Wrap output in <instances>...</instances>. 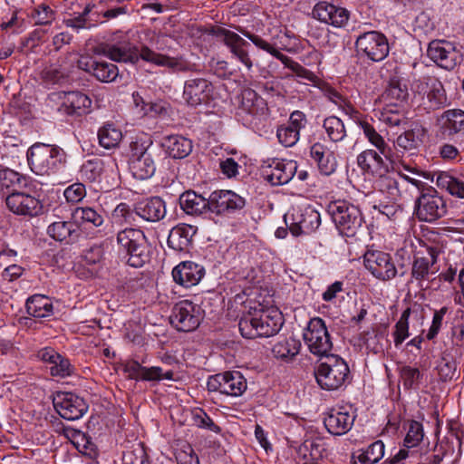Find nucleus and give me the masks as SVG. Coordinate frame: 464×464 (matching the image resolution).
<instances>
[{
    "label": "nucleus",
    "mask_w": 464,
    "mask_h": 464,
    "mask_svg": "<svg viewBox=\"0 0 464 464\" xmlns=\"http://www.w3.org/2000/svg\"><path fill=\"white\" fill-rule=\"evenodd\" d=\"M131 33L116 31L109 34L98 47V52L117 63H136L140 59L176 72H189L194 65L182 58H175L155 53L146 45L140 48L131 43Z\"/></svg>",
    "instance_id": "obj_1"
},
{
    "label": "nucleus",
    "mask_w": 464,
    "mask_h": 464,
    "mask_svg": "<svg viewBox=\"0 0 464 464\" xmlns=\"http://www.w3.org/2000/svg\"><path fill=\"white\" fill-rule=\"evenodd\" d=\"M283 325V315L277 309L260 310L253 314L244 315L239 323L243 337L254 339L276 334Z\"/></svg>",
    "instance_id": "obj_2"
},
{
    "label": "nucleus",
    "mask_w": 464,
    "mask_h": 464,
    "mask_svg": "<svg viewBox=\"0 0 464 464\" xmlns=\"http://www.w3.org/2000/svg\"><path fill=\"white\" fill-rule=\"evenodd\" d=\"M120 255L133 267H141L150 260V246L144 232L138 228H125L117 233Z\"/></svg>",
    "instance_id": "obj_3"
},
{
    "label": "nucleus",
    "mask_w": 464,
    "mask_h": 464,
    "mask_svg": "<svg viewBox=\"0 0 464 464\" xmlns=\"http://www.w3.org/2000/svg\"><path fill=\"white\" fill-rule=\"evenodd\" d=\"M29 166L37 175H51L58 172L65 163L64 150L56 146L35 143L27 151Z\"/></svg>",
    "instance_id": "obj_4"
},
{
    "label": "nucleus",
    "mask_w": 464,
    "mask_h": 464,
    "mask_svg": "<svg viewBox=\"0 0 464 464\" xmlns=\"http://www.w3.org/2000/svg\"><path fill=\"white\" fill-rule=\"evenodd\" d=\"M328 213L343 236L355 237L363 228L364 218L361 209L350 202L344 200L331 202L328 206Z\"/></svg>",
    "instance_id": "obj_5"
},
{
    "label": "nucleus",
    "mask_w": 464,
    "mask_h": 464,
    "mask_svg": "<svg viewBox=\"0 0 464 464\" xmlns=\"http://www.w3.org/2000/svg\"><path fill=\"white\" fill-rule=\"evenodd\" d=\"M349 367L339 356L331 354L314 370L318 385L326 391L341 388L348 378Z\"/></svg>",
    "instance_id": "obj_6"
},
{
    "label": "nucleus",
    "mask_w": 464,
    "mask_h": 464,
    "mask_svg": "<svg viewBox=\"0 0 464 464\" xmlns=\"http://www.w3.org/2000/svg\"><path fill=\"white\" fill-rule=\"evenodd\" d=\"M414 92L420 99V108L426 112L440 110L448 104L442 82L435 77L422 78L415 82Z\"/></svg>",
    "instance_id": "obj_7"
},
{
    "label": "nucleus",
    "mask_w": 464,
    "mask_h": 464,
    "mask_svg": "<svg viewBox=\"0 0 464 464\" xmlns=\"http://www.w3.org/2000/svg\"><path fill=\"white\" fill-rule=\"evenodd\" d=\"M446 214V201L437 190L430 188L421 191L414 206V215L420 221L432 223Z\"/></svg>",
    "instance_id": "obj_8"
},
{
    "label": "nucleus",
    "mask_w": 464,
    "mask_h": 464,
    "mask_svg": "<svg viewBox=\"0 0 464 464\" xmlns=\"http://www.w3.org/2000/svg\"><path fill=\"white\" fill-rule=\"evenodd\" d=\"M309 351L318 356H330L333 343L324 321L320 317L310 319L303 334Z\"/></svg>",
    "instance_id": "obj_9"
},
{
    "label": "nucleus",
    "mask_w": 464,
    "mask_h": 464,
    "mask_svg": "<svg viewBox=\"0 0 464 464\" xmlns=\"http://www.w3.org/2000/svg\"><path fill=\"white\" fill-rule=\"evenodd\" d=\"M207 388L208 392L238 397L246 392L247 383L240 372L233 371L210 376L207 382Z\"/></svg>",
    "instance_id": "obj_10"
},
{
    "label": "nucleus",
    "mask_w": 464,
    "mask_h": 464,
    "mask_svg": "<svg viewBox=\"0 0 464 464\" xmlns=\"http://www.w3.org/2000/svg\"><path fill=\"white\" fill-rule=\"evenodd\" d=\"M237 30L245 37L249 39L256 47L267 52L279 61H281L287 68L292 70L298 78L306 80L308 82H314L316 79V76L309 70L302 66L300 63L295 62L290 57L283 54L277 49H276L269 43L265 41L259 35L254 34L249 31L238 26Z\"/></svg>",
    "instance_id": "obj_11"
},
{
    "label": "nucleus",
    "mask_w": 464,
    "mask_h": 464,
    "mask_svg": "<svg viewBox=\"0 0 464 464\" xmlns=\"http://www.w3.org/2000/svg\"><path fill=\"white\" fill-rule=\"evenodd\" d=\"M359 53L365 55L372 62H381L389 54V44L386 36L377 31H370L360 34L355 42Z\"/></svg>",
    "instance_id": "obj_12"
},
{
    "label": "nucleus",
    "mask_w": 464,
    "mask_h": 464,
    "mask_svg": "<svg viewBox=\"0 0 464 464\" xmlns=\"http://www.w3.org/2000/svg\"><path fill=\"white\" fill-rule=\"evenodd\" d=\"M366 270L380 281H390L397 275V268L390 254L380 250H367L363 255Z\"/></svg>",
    "instance_id": "obj_13"
},
{
    "label": "nucleus",
    "mask_w": 464,
    "mask_h": 464,
    "mask_svg": "<svg viewBox=\"0 0 464 464\" xmlns=\"http://www.w3.org/2000/svg\"><path fill=\"white\" fill-rule=\"evenodd\" d=\"M200 321V308L189 300H183L176 304L169 316L171 325L180 332L196 330Z\"/></svg>",
    "instance_id": "obj_14"
},
{
    "label": "nucleus",
    "mask_w": 464,
    "mask_h": 464,
    "mask_svg": "<svg viewBox=\"0 0 464 464\" xmlns=\"http://www.w3.org/2000/svg\"><path fill=\"white\" fill-rule=\"evenodd\" d=\"M427 55L440 67L450 71L462 61V54L454 43L446 40H433L427 48Z\"/></svg>",
    "instance_id": "obj_15"
},
{
    "label": "nucleus",
    "mask_w": 464,
    "mask_h": 464,
    "mask_svg": "<svg viewBox=\"0 0 464 464\" xmlns=\"http://www.w3.org/2000/svg\"><path fill=\"white\" fill-rule=\"evenodd\" d=\"M53 403L59 415L68 420H79L88 411L85 401L71 392L57 393Z\"/></svg>",
    "instance_id": "obj_16"
},
{
    "label": "nucleus",
    "mask_w": 464,
    "mask_h": 464,
    "mask_svg": "<svg viewBox=\"0 0 464 464\" xmlns=\"http://www.w3.org/2000/svg\"><path fill=\"white\" fill-rule=\"evenodd\" d=\"M438 250L434 247H427L424 251H418L411 266V280L420 285L422 281H430L437 273L436 266Z\"/></svg>",
    "instance_id": "obj_17"
},
{
    "label": "nucleus",
    "mask_w": 464,
    "mask_h": 464,
    "mask_svg": "<svg viewBox=\"0 0 464 464\" xmlns=\"http://www.w3.org/2000/svg\"><path fill=\"white\" fill-rule=\"evenodd\" d=\"M214 33L229 49L233 57L243 63L248 70H251L253 63L247 52V47L250 46V44L238 34L224 27H218Z\"/></svg>",
    "instance_id": "obj_18"
},
{
    "label": "nucleus",
    "mask_w": 464,
    "mask_h": 464,
    "mask_svg": "<svg viewBox=\"0 0 464 464\" xmlns=\"http://www.w3.org/2000/svg\"><path fill=\"white\" fill-rule=\"evenodd\" d=\"M214 86L206 78H191L185 82L183 99L190 106L208 103L213 96Z\"/></svg>",
    "instance_id": "obj_19"
},
{
    "label": "nucleus",
    "mask_w": 464,
    "mask_h": 464,
    "mask_svg": "<svg viewBox=\"0 0 464 464\" xmlns=\"http://www.w3.org/2000/svg\"><path fill=\"white\" fill-rule=\"evenodd\" d=\"M262 166L266 179L273 186L288 183L296 173L297 164L294 160H272Z\"/></svg>",
    "instance_id": "obj_20"
},
{
    "label": "nucleus",
    "mask_w": 464,
    "mask_h": 464,
    "mask_svg": "<svg viewBox=\"0 0 464 464\" xmlns=\"http://www.w3.org/2000/svg\"><path fill=\"white\" fill-rule=\"evenodd\" d=\"M7 208L15 215L37 216L42 210L40 200L24 192L13 190L5 198Z\"/></svg>",
    "instance_id": "obj_21"
},
{
    "label": "nucleus",
    "mask_w": 464,
    "mask_h": 464,
    "mask_svg": "<svg viewBox=\"0 0 464 464\" xmlns=\"http://www.w3.org/2000/svg\"><path fill=\"white\" fill-rule=\"evenodd\" d=\"M245 205V198L231 190H218L210 194V212L218 215L242 209Z\"/></svg>",
    "instance_id": "obj_22"
},
{
    "label": "nucleus",
    "mask_w": 464,
    "mask_h": 464,
    "mask_svg": "<svg viewBox=\"0 0 464 464\" xmlns=\"http://www.w3.org/2000/svg\"><path fill=\"white\" fill-rule=\"evenodd\" d=\"M52 97L61 101L58 110L67 115H82L87 112L92 104L91 99L80 92H61L53 93Z\"/></svg>",
    "instance_id": "obj_23"
},
{
    "label": "nucleus",
    "mask_w": 464,
    "mask_h": 464,
    "mask_svg": "<svg viewBox=\"0 0 464 464\" xmlns=\"http://www.w3.org/2000/svg\"><path fill=\"white\" fill-rule=\"evenodd\" d=\"M313 16L324 24L342 27L347 24L350 13L343 7L322 1L314 5Z\"/></svg>",
    "instance_id": "obj_24"
},
{
    "label": "nucleus",
    "mask_w": 464,
    "mask_h": 464,
    "mask_svg": "<svg viewBox=\"0 0 464 464\" xmlns=\"http://www.w3.org/2000/svg\"><path fill=\"white\" fill-rule=\"evenodd\" d=\"M133 211L135 216L150 223L162 220L167 214L165 201L160 197H150L136 202Z\"/></svg>",
    "instance_id": "obj_25"
},
{
    "label": "nucleus",
    "mask_w": 464,
    "mask_h": 464,
    "mask_svg": "<svg viewBox=\"0 0 464 464\" xmlns=\"http://www.w3.org/2000/svg\"><path fill=\"white\" fill-rule=\"evenodd\" d=\"M38 357L43 362L50 364V373L53 377L65 378L74 373V367L69 359L58 353L51 347L39 351Z\"/></svg>",
    "instance_id": "obj_26"
},
{
    "label": "nucleus",
    "mask_w": 464,
    "mask_h": 464,
    "mask_svg": "<svg viewBox=\"0 0 464 464\" xmlns=\"http://www.w3.org/2000/svg\"><path fill=\"white\" fill-rule=\"evenodd\" d=\"M204 275V267L191 261L180 262L172 270L173 280L187 288L197 285Z\"/></svg>",
    "instance_id": "obj_27"
},
{
    "label": "nucleus",
    "mask_w": 464,
    "mask_h": 464,
    "mask_svg": "<svg viewBox=\"0 0 464 464\" xmlns=\"http://www.w3.org/2000/svg\"><path fill=\"white\" fill-rule=\"evenodd\" d=\"M78 66L80 69L92 73L102 82H114L119 75L117 65L105 61L82 58L79 60Z\"/></svg>",
    "instance_id": "obj_28"
},
{
    "label": "nucleus",
    "mask_w": 464,
    "mask_h": 464,
    "mask_svg": "<svg viewBox=\"0 0 464 464\" xmlns=\"http://www.w3.org/2000/svg\"><path fill=\"white\" fill-rule=\"evenodd\" d=\"M198 227L188 224H179L171 228L168 237V246L177 252H188L192 246Z\"/></svg>",
    "instance_id": "obj_29"
},
{
    "label": "nucleus",
    "mask_w": 464,
    "mask_h": 464,
    "mask_svg": "<svg viewBox=\"0 0 464 464\" xmlns=\"http://www.w3.org/2000/svg\"><path fill=\"white\" fill-rule=\"evenodd\" d=\"M355 416L343 409H332L324 420L326 430L333 435L341 436L353 427Z\"/></svg>",
    "instance_id": "obj_30"
},
{
    "label": "nucleus",
    "mask_w": 464,
    "mask_h": 464,
    "mask_svg": "<svg viewBox=\"0 0 464 464\" xmlns=\"http://www.w3.org/2000/svg\"><path fill=\"white\" fill-rule=\"evenodd\" d=\"M47 234L53 240L66 245L76 243L81 236L80 229L74 221L62 219L51 223L47 227Z\"/></svg>",
    "instance_id": "obj_31"
},
{
    "label": "nucleus",
    "mask_w": 464,
    "mask_h": 464,
    "mask_svg": "<svg viewBox=\"0 0 464 464\" xmlns=\"http://www.w3.org/2000/svg\"><path fill=\"white\" fill-rule=\"evenodd\" d=\"M438 123L440 132L445 137L464 135V111L447 110L439 117Z\"/></svg>",
    "instance_id": "obj_32"
},
{
    "label": "nucleus",
    "mask_w": 464,
    "mask_h": 464,
    "mask_svg": "<svg viewBox=\"0 0 464 464\" xmlns=\"http://www.w3.org/2000/svg\"><path fill=\"white\" fill-rule=\"evenodd\" d=\"M310 156L316 163L321 174L332 175L337 168V160L334 152L325 145L316 142L310 148Z\"/></svg>",
    "instance_id": "obj_33"
},
{
    "label": "nucleus",
    "mask_w": 464,
    "mask_h": 464,
    "mask_svg": "<svg viewBox=\"0 0 464 464\" xmlns=\"http://www.w3.org/2000/svg\"><path fill=\"white\" fill-rule=\"evenodd\" d=\"M294 220L289 229L293 236L298 237L302 234L308 235L314 232L321 224V216L314 208H306Z\"/></svg>",
    "instance_id": "obj_34"
},
{
    "label": "nucleus",
    "mask_w": 464,
    "mask_h": 464,
    "mask_svg": "<svg viewBox=\"0 0 464 464\" xmlns=\"http://www.w3.org/2000/svg\"><path fill=\"white\" fill-rule=\"evenodd\" d=\"M382 156L379 150H365L357 156V164L364 172L379 177L388 170Z\"/></svg>",
    "instance_id": "obj_35"
},
{
    "label": "nucleus",
    "mask_w": 464,
    "mask_h": 464,
    "mask_svg": "<svg viewBox=\"0 0 464 464\" xmlns=\"http://www.w3.org/2000/svg\"><path fill=\"white\" fill-rule=\"evenodd\" d=\"M179 205L186 214L199 216L210 211V198L207 199L195 191L188 190L179 196Z\"/></svg>",
    "instance_id": "obj_36"
},
{
    "label": "nucleus",
    "mask_w": 464,
    "mask_h": 464,
    "mask_svg": "<svg viewBox=\"0 0 464 464\" xmlns=\"http://www.w3.org/2000/svg\"><path fill=\"white\" fill-rule=\"evenodd\" d=\"M239 110L241 112L259 119L267 112L266 101L254 90L248 89L242 92V100Z\"/></svg>",
    "instance_id": "obj_37"
},
{
    "label": "nucleus",
    "mask_w": 464,
    "mask_h": 464,
    "mask_svg": "<svg viewBox=\"0 0 464 464\" xmlns=\"http://www.w3.org/2000/svg\"><path fill=\"white\" fill-rule=\"evenodd\" d=\"M375 184L380 192L394 202L400 200L406 193L403 184H401L400 180L389 170L377 177Z\"/></svg>",
    "instance_id": "obj_38"
},
{
    "label": "nucleus",
    "mask_w": 464,
    "mask_h": 464,
    "mask_svg": "<svg viewBox=\"0 0 464 464\" xmlns=\"http://www.w3.org/2000/svg\"><path fill=\"white\" fill-rule=\"evenodd\" d=\"M163 147L169 157L173 159H184L192 151V141L180 135H170L164 138Z\"/></svg>",
    "instance_id": "obj_39"
},
{
    "label": "nucleus",
    "mask_w": 464,
    "mask_h": 464,
    "mask_svg": "<svg viewBox=\"0 0 464 464\" xmlns=\"http://www.w3.org/2000/svg\"><path fill=\"white\" fill-rule=\"evenodd\" d=\"M154 157L155 151L129 162L130 169L135 179L144 180L150 179L155 174L156 162Z\"/></svg>",
    "instance_id": "obj_40"
},
{
    "label": "nucleus",
    "mask_w": 464,
    "mask_h": 464,
    "mask_svg": "<svg viewBox=\"0 0 464 464\" xmlns=\"http://www.w3.org/2000/svg\"><path fill=\"white\" fill-rule=\"evenodd\" d=\"M26 312L35 318L49 317L53 313L51 299L44 295H34L26 300Z\"/></svg>",
    "instance_id": "obj_41"
},
{
    "label": "nucleus",
    "mask_w": 464,
    "mask_h": 464,
    "mask_svg": "<svg viewBox=\"0 0 464 464\" xmlns=\"http://www.w3.org/2000/svg\"><path fill=\"white\" fill-rule=\"evenodd\" d=\"M72 219L78 226L89 227H101L103 222V217L94 208L90 207H77L72 212Z\"/></svg>",
    "instance_id": "obj_42"
},
{
    "label": "nucleus",
    "mask_w": 464,
    "mask_h": 464,
    "mask_svg": "<svg viewBox=\"0 0 464 464\" xmlns=\"http://www.w3.org/2000/svg\"><path fill=\"white\" fill-rule=\"evenodd\" d=\"M425 135L426 129L416 124L411 130H408L399 135L396 144L398 147L405 150H411L416 149L420 143H422Z\"/></svg>",
    "instance_id": "obj_43"
},
{
    "label": "nucleus",
    "mask_w": 464,
    "mask_h": 464,
    "mask_svg": "<svg viewBox=\"0 0 464 464\" xmlns=\"http://www.w3.org/2000/svg\"><path fill=\"white\" fill-rule=\"evenodd\" d=\"M122 137L121 130L112 123H106L98 130L99 144L106 150L117 148Z\"/></svg>",
    "instance_id": "obj_44"
},
{
    "label": "nucleus",
    "mask_w": 464,
    "mask_h": 464,
    "mask_svg": "<svg viewBox=\"0 0 464 464\" xmlns=\"http://www.w3.org/2000/svg\"><path fill=\"white\" fill-rule=\"evenodd\" d=\"M103 171L104 162L102 160L98 158L88 160L80 168V179L90 183L100 181Z\"/></svg>",
    "instance_id": "obj_45"
},
{
    "label": "nucleus",
    "mask_w": 464,
    "mask_h": 464,
    "mask_svg": "<svg viewBox=\"0 0 464 464\" xmlns=\"http://www.w3.org/2000/svg\"><path fill=\"white\" fill-rule=\"evenodd\" d=\"M436 185L446 189L452 196L464 198V182L447 172L436 175Z\"/></svg>",
    "instance_id": "obj_46"
},
{
    "label": "nucleus",
    "mask_w": 464,
    "mask_h": 464,
    "mask_svg": "<svg viewBox=\"0 0 464 464\" xmlns=\"http://www.w3.org/2000/svg\"><path fill=\"white\" fill-rule=\"evenodd\" d=\"M400 381L405 390H418L423 382L420 371L410 365H403L399 371Z\"/></svg>",
    "instance_id": "obj_47"
},
{
    "label": "nucleus",
    "mask_w": 464,
    "mask_h": 464,
    "mask_svg": "<svg viewBox=\"0 0 464 464\" xmlns=\"http://www.w3.org/2000/svg\"><path fill=\"white\" fill-rule=\"evenodd\" d=\"M301 343L295 338H288L276 343L272 349L273 354L278 359H292L298 354Z\"/></svg>",
    "instance_id": "obj_48"
},
{
    "label": "nucleus",
    "mask_w": 464,
    "mask_h": 464,
    "mask_svg": "<svg viewBox=\"0 0 464 464\" xmlns=\"http://www.w3.org/2000/svg\"><path fill=\"white\" fill-rule=\"evenodd\" d=\"M360 126L369 142L373 145L385 158H388L391 149L384 139L368 122L362 121Z\"/></svg>",
    "instance_id": "obj_49"
},
{
    "label": "nucleus",
    "mask_w": 464,
    "mask_h": 464,
    "mask_svg": "<svg viewBox=\"0 0 464 464\" xmlns=\"http://www.w3.org/2000/svg\"><path fill=\"white\" fill-rule=\"evenodd\" d=\"M324 129L333 142H338L346 137V130L341 119L335 116L327 117L324 121Z\"/></svg>",
    "instance_id": "obj_50"
},
{
    "label": "nucleus",
    "mask_w": 464,
    "mask_h": 464,
    "mask_svg": "<svg viewBox=\"0 0 464 464\" xmlns=\"http://www.w3.org/2000/svg\"><path fill=\"white\" fill-rule=\"evenodd\" d=\"M383 455L384 444L382 440H376L358 456V459L362 464H375Z\"/></svg>",
    "instance_id": "obj_51"
},
{
    "label": "nucleus",
    "mask_w": 464,
    "mask_h": 464,
    "mask_svg": "<svg viewBox=\"0 0 464 464\" xmlns=\"http://www.w3.org/2000/svg\"><path fill=\"white\" fill-rule=\"evenodd\" d=\"M411 309L407 308L401 314L399 321L395 324V331L393 333L394 344L396 347L400 346L404 340L409 336V317Z\"/></svg>",
    "instance_id": "obj_52"
},
{
    "label": "nucleus",
    "mask_w": 464,
    "mask_h": 464,
    "mask_svg": "<svg viewBox=\"0 0 464 464\" xmlns=\"http://www.w3.org/2000/svg\"><path fill=\"white\" fill-rule=\"evenodd\" d=\"M424 431L422 424L416 420H411L409 423L408 432L404 439V446L406 448H413L420 444L423 440Z\"/></svg>",
    "instance_id": "obj_53"
},
{
    "label": "nucleus",
    "mask_w": 464,
    "mask_h": 464,
    "mask_svg": "<svg viewBox=\"0 0 464 464\" xmlns=\"http://www.w3.org/2000/svg\"><path fill=\"white\" fill-rule=\"evenodd\" d=\"M276 137L278 141L285 147H292L299 140L300 133L286 124H283L277 128Z\"/></svg>",
    "instance_id": "obj_54"
},
{
    "label": "nucleus",
    "mask_w": 464,
    "mask_h": 464,
    "mask_svg": "<svg viewBox=\"0 0 464 464\" xmlns=\"http://www.w3.org/2000/svg\"><path fill=\"white\" fill-rule=\"evenodd\" d=\"M152 142L150 141H142L140 140H137L135 141H132L130 144V160L129 162L131 160H135L137 158H143L145 154H150L155 151V150L151 147Z\"/></svg>",
    "instance_id": "obj_55"
},
{
    "label": "nucleus",
    "mask_w": 464,
    "mask_h": 464,
    "mask_svg": "<svg viewBox=\"0 0 464 464\" xmlns=\"http://www.w3.org/2000/svg\"><path fill=\"white\" fill-rule=\"evenodd\" d=\"M63 195L68 202L79 203L86 196L85 185L76 182L65 188Z\"/></svg>",
    "instance_id": "obj_56"
},
{
    "label": "nucleus",
    "mask_w": 464,
    "mask_h": 464,
    "mask_svg": "<svg viewBox=\"0 0 464 464\" xmlns=\"http://www.w3.org/2000/svg\"><path fill=\"white\" fill-rule=\"evenodd\" d=\"M54 12L46 5H38L33 14L36 24H50L54 20Z\"/></svg>",
    "instance_id": "obj_57"
},
{
    "label": "nucleus",
    "mask_w": 464,
    "mask_h": 464,
    "mask_svg": "<svg viewBox=\"0 0 464 464\" xmlns=\"http://www.w3.org/2000/svg\"><path fill=\"white\" fill-rule=\"evenodd\" d=\"M385 95L395 101H404L408 97V91L405 85H401L399 81L392 80L390 82Z\"/></svg>",
    "instance_id": "obj_58"
},
{
    "label": "nucleus",
    "mask_w": 464,
    "mask_h": 464,
    "mask_svg": "<svg viewBox=\"0 0 464 464\" xmlns=\"http://www.w3.org/2000/svg\"><path fill=\"white\" fill-rule=\"evenodd\" d=\"M448 312V308L446 306L441 307L440 310L435 311L431 322V325L428 331V334L426 335L428 340L434 339L439 332L440 331V328L442 326V322L444 319L445 314Z\"/></svg>",
    "instance_id": "obj_59"
},
{
    "label": "nucleus",
    "mask_w": 464,
    "mask_h": 464,
    "mask_svg": "<svg viewBox=\"0 0 464 464\" xmlns=\"http://www.w3.org/2000/svg\"><path fill=\"white\" fill-rule=\"evenodd\" d=\"M194 419L198 427L207 429L215 433L220 432V428L215 424L213 420L205 411H200L199 412L196 413Z\"/></svg>",
    "instance_id": "obj_60"
},
{
    "label": "nucleus",
    "mask_w": 464,
    "mask_h": 464,
    "mask_svg": "<svg viewBox=\"0 0 464 464\" xmlns=\"http://www.w3.org/2000/svg\"><path fill=\"white\" fill-rule=\"evenodd\" d=\"M438 372L440 379L444 382L451 380L456 372V363L452 361L442 359L438 364Z\"/></svg>",
    "instance_id": "obj_61"
},
{
    "label": "nucleus",
    "mask_w": 464,
    "mask_h": 464,
    "mask_svg": "<svg viewBox=\"0 0 464 464\" xmlns=\"http://www.w3.org/2000/svg\"><path fill=\"white\" fill-rule=\"evenodd\" d=\"M42 79L48 84L61 83L64 79V74L56 67H48L42 72Z\"/></svg>",
    "instance_id": "obj_62"
},
{
    "label": "nucleus",
    "mask_w": 464,
    "mask_h": 464,
    "mask_svg": "<svg viewBox=\"0 0 464 464\" xmlns=\"http://www.w3.org/2000/svg\"><path fill=\"white\" fill-rule=\"evenodd\" d=\"M134 211L130 210V207L126 203L119 204L113 210V218H122L126 223L134 221Z\"/></svg>",
    "instance_id": "obj_63"
},
{
    "label": "nucleus",
    "mask_w": 464,
    "mask_h": 464,
    "mask_svg": "<svg viewBox=\"0 0 464 464\" xmlns=\"http://www.w3.org/2000/svg\"><path fill=\"white\" fill-rule=\"evenodd\" d=\"M176 459L179 464H199L198 456L190 447L179 452Z\"/></svg>",
    "instance_id": "obj_64"
}]
</instances>
